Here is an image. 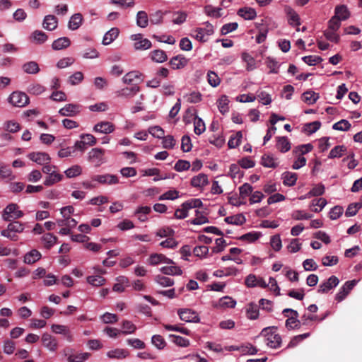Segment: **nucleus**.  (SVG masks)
Masks as SVG:
<instances>
[{"instance_id":"4468645a","label":"nucleus","mask_w":362,"mask_h":362,"mask_svg":"<svg viewBox=\"0 0 362 362\" xmlns=\"http://www.w3.org/2000/svg\"><path fill=\"white\" fill-rule=\"evenodd\" d=\"M161 262L166 263L168 264H175L172 259L166 257L163 254L155 253V254L151 255V256L149 257V263L151 265H156Z\"/></svg>"},{"instance_id":"ddd939ff","label":"nucleus","mask_w":362,"mask_h":362,"mask_svg":"<svg viewBox=\"0 0 362 362\" xmlns=\"http://www.w3.org/2000/svg\"><path fill=\"white\" fill-rule=\"evenodd\" d=\"M93 130L96 132L110 134L115 130V126L109 122H101L94 126Z\"/></svg>"},{"instance_id":"c03bdc74","label":"nucleus","mask_w":362,"mask_h":362,"mask_svg":"<svg viewBox=\"0 0 362 362\" xmlns=\"http://www.w3.org/2000/svg\"><path fill=\"white\" fill-rule=\"evenodd\" d=\"M313 148V146L311 144H303L296 146L293 150V153L296 155H304L310 152Z\"/></svg>"},{"instance_id":"bb28decb","label":"nucleus","mask_w":362,"mask_h":362,"mask_svg":"<svg viewBox=\"0 0 362 362\" xmlns=\"http://www.w3.org/2000/svg\"><path fill=\"white\" fill-rule=\"evenodd\" d=\"M334 16L340 20H346L350 16V13L345 5L337 6L334 10Z\"/></svg>"},{"instance_id":"f8f14e48","label":"nucleus","mask_w":362,"mask_h":362,"mask_svg":"<svg viewBox=\"0 0 362 362\" xmlns=\"http://www.w3.org/2000/svg\"><path fill=\"white\" fill-rule=\"evenodd\" d=\"M104 153L105 151L102 148H93L88 153V159L99 165L103 162Z\"/></svg>"},{"instance_id":"49530a36","label":"nucleus","mask_w":362,"mask_h":362,"mask_svg":"<svg viewBox=\"0 0 362 362\" xmlns=\"http://www.w3.org/2000/svg\"><path fill=\"white\" fill-rule=\"evenodd\" d=\"M45 247L47 249L51 248L57 242V238L52 233H46L42 238Z\"/></svg>"},{"instance_id":"bf43d9fd","label":"nucleus","mask_w":362,"mask_h":362,"mask_svg":"<svg viewBox=\"0 0 362 362\" xmlns=\"http://www.w3.org/2000/svg\"><path fill=\"white\" fill-rule=\"evenodd\" d=\"M205 13L207 16L218 18L221 16L220 8H215L211 5H208L204 8Z\"/></svg>"},{"instance_id":"6ab92c4d","label":"nucleus","mask_w":362,"mask_h":362,"mask_svg":"<svg viewBox=\"0 0 362 362\" xmlns=\"http://www.w3.org/2000/svg\"><path fill=\"white\" fill-rule=\"evenodd\" d=\"M71 44L70 40L66 37H62L54 40L52 47L54 50H60L68 47Z\"/></svg>"},{"instance_id":"4c0bfd02","label":"nucleus","mask_w":362,"mask_h":362,"mask_svg":"<svg viewBox=\"0 0 362 362\" xmlns=\"http://www.w3.org/2000/svg\"><path fill=\"white\" fill-rule=\"evenodd\" d=\"M148 23V18L146 12L140 11L136 15V24L141 28L147 27Z\"/></svg>"},{"instance_id":"a19ab883","label":"nucleus","mask_w":362,"mask_h":362,"mask_svg":"<svg viewBox=\"0 0 362 362\" xmlns=\"http://www.w3.org/2000/svg\"><path fill=\"white\" fill-rule=\"evenodd\" d=\"M318 98L319 94L314 91L309 90L303 94V100L309 105L314 104Z\"/></svg>"},{"instance_id":"9b49d317","label":"nucleus","mask_w":362,"mask_h":362,"mask_svg":"<svg viewBox=\"0 0 362 362\" xmlns=\"http://www.w3.org/2000/svg\"><path fill=\"white\" fill-rule=\"evenodd\" d=\"M42 342L45 347L52 351H55L57 349L58 343L57 339L52 335L45 333L42 336Z\"/></svg>"},{"instance_id":"5fc2aeb1","label":"nucleus","mask_w":362,"mask_h":362,"mask_svg":"<svg viewBox=\"0 0 362 362\" xmlns=\"http://www.w3.org/2000/svg\"><path fill=\"white\" fill-rule=\"evenodd\" d=\"M151 343L158 349H163L166 346L164 338L159 334H156L152 337Z\"/></svg>"},{"instance_id":"b1692460","label":"nucleus","mask_w":362,"mask_h":362,"mask_svg":"<svg viewBox=\"0 0 362 362\" xmlns=\"http://www.w3.org/2000/svg\"><path fill=\"white\" fill-rule=\"evenodd\" d=\"M83 16L81 13H75L74 14L68 23V27L70 30H77L82 23Z\"/></svg>"},{"instance_id":"c9c22d12","label":"nucleus","mask_w":362,"mask_h":362,"mask_svg":"<svg viewBox=\"0 0 362 362\" xmlns=\"http://www.w3.org/2000/svg\"><path fill=\"white\" fill-rule=\"evenodd\" d=\"M122 330H120L121 333L125 335L133 334L136 330V325L129 320H124L122 322Z\"/></svg>"},{"instance_id":"f03ea898","label":"nucleus","mask_w":362,"mask_h":362,"mask_svg":"<svg viewBox=\"0 0 362 362\" xmlns=\"http://www.w3.org/2000/svg\"><path fill=\"white\" fill-rule=\"evenodd\" d=\"M204 28H197L193 30L192 36L201 42L209 40V37L214 34V26L209 22L204 23Z\"/></svg>"},{"instance_id":"680f3d73","label":"nucleus","mask_w":362,"mask_h":362,"mask_svg":"<svg viewBox=\"0 0 362 362\" xmlns=\"http://www.w3.org/2000/svg\"><path fill=\"white\" fill-rule=\"evenodd\" d=\"M362 206V204L361 203H353L350 204L345 212V215L347 217L353 216L356 214L358 210L361 209Z\"/></svg>"},{"instance_id":"a878e982","label":"nucleus","mask_w":362,"mask_h":362,"mask_svg":"<svg viewBox=\"0 0 362 362\" xmlns=\"http://www.w3.org/2000/svg\"><path fill=\"white\" fill-rule=\"evenodd\" d=\"M63 179V175L57 173L56 171H53L51 174L48 175L45 181L44 185L45 186H52L59 182H60Z\"/></svg>"},{"instance_id":"9d476101","label":"nucleus","mask_w":362,"mask_h":362,"mask_svg":"<svg viewBox=\"0 0 362 362\" xmlns=\"http://www.w3.org/2000/svg\"><path fill=\"white\" fill-rule=\"evenodd\" d=\"M339 283V279L335 276H331L325 282L320 285L318 292L325 293L335 288Z\"/></svg>"},{"instance_id":"79ce46f5","label":"nucleus","mask_w":362,"mask_h":362,"mask_svg":"<svg viewBox=\"0 0 362 362\" xmlns=\"http://www.w3.org/2000/svg\"><path fill=\"white\" fill-rule=\"evenodd\" d=\"M261 236L260 232H250L246 234H244L238 238V240L242 241H247L248 243H253Z\"/></svg>"},{"instance_id":"052dcab7","label":"nucleus","mask_w":362,"mask_h":362,"mask_svg":"<svg viewBox=\"0 0 362 362\" xmlns=\"http://www.w3.org/2000/svg\"><path fill=\"white\" fill-rule=\"evenodd\" d=\"M185 98L189 103H197L202 100V95L199 92L193 91L191 93L185 95Z\"/></svg>"},{"instance_id":"393cba45","label":"nucleus","mask_w":362,"mask_h":362,"mask_svg":"<svg viewBox=\"0 0 362 362\" xmlns=\"http://www.w3.org/2000/svg\"><path fill=\"white\" fill-rule=\"evenodd\" d=\"M119 29L117 28H112L107 31L103 39V44L107 45L110 44L114 40H115L119 35Z\"/></svg>"},{"instance_id":"0e129e2a","label":"nucleus","mask_w":362,"mask_h":362,"mask_svg":"<svg viewBox=\"0 0 362 362\" xmlns=\"http://www.w3.org/2000/svg\"><path fill=\"white\" fill-rule=\"evenodd\" d=\"M257 97L263 105H269L272 103L271 95L264 90L257 91Z\"/></svg>"},{"instance_id":"de8ad7c7","label":"nucleus","mask_w":362,"mask_h":362,"mask_svg":"<svg viewBox=\"0 0 362 362\" xmlns=\"http://www.w3.org/2000/svg\"><path fill=\"white\" fill-rule=\"evenodd\" d=\"M229 100L228 97L225 95H222L218 100V107L221 113L225 114L229 110L228 107Z\"/></svg>"},{"instance_id":"603ef678","label":"nucleus","mask_w":362,"mask_h":362,"mask_svg":"<svg viewBox=\"0 0 362 362\" xmlns=\"http://www.w3.org/2000/svg\"><path fill=\"white\" fill-rule=\"evenodd\" d=\"M64 173L67 177L72 178L81 175L82 168L81 166L75 165L68 168Z\"/></svg>"},{"instance_id":"20e7f679","label":"nucleus","mask_w":362,"mask_h":362,"mask_svg":"<svg viewBox=\"0 0 362 362\" xmlns=\"http://www.w3.org/2000/svg\"><path fill=\"white\" fill-rule=\"evenodd\" d=\"M9 103L16 107H24L29 103L28 96L23 92L14 91L8 98Z\"/></svg>"},{"instance_id":"423d86ee","label":"nucleus","mask_w":362,"mask_h":362,"mask_svg":"<svg viewBox=\"0 0 362 362\" xmlns=\"http://www.w3.org/2000/svg\"><path fill=\"white\" fill-rule=\"evenodd\" d=\"M81 105L78 104L69 103L59 110L60 115L64 117H74L81 112Z\"/></svg>"},{"instance_id":"0eeeda50","label":"nucleus","mask_w":362,"mask_h":362,"mask_svg":"<svg viewBox=\"0 0 362 362\" xmlns=\"http://www.w3.org/2000/svg\"><path fill=\"white\" fill-rule=\"evenodd\" d=\"M91 180L103 185H115L119 182L118 177L110 174L95 175L91 177Z\"/></svg>"},{"instance_id":"3c124183","label":"nucleus","mask_w":362,"mask_h":362,"mask_svg":"<svg viewBox=\"0 0 362 362\" xmlns=\"http://www.w3.org/2000/svg\"><path fill=\"white\" fill-rule=\"evenodd\" d=\"M265 64L267 67L270 69V74H278L279 73V65L278 62L272 57H267L265 60Z\"/></svg>"},{"instance_id":"1a4fd4ad","label":"nucleus","mask_w":362,"mask_h":362,"mask_svg":"<svg viewBox=\"0 0 362 362\" xmlns=\"http://www.w3.org/2000/svg\"><path fill=\"white\" fill-rule=\"evenodd\" d=\"M355 285V280L346 281L336 294L335 300L338 302L342 301L348 296Z\"/></svg>"},{"instance_id":"5701e85b","label":"nucleus","mask_w":362,"mask_h":362,"mask_svg":"<svg viewBox=\"0 0 362 362\" xmlns=\"http://www.w3.org/2000/svg\"><path fill=\"white\" fill-rule=\"evenodd\" d=\"M238 14L245 20H253L257 16L255 10L248 7L240 8Z\"/></svg>"},{"instance_id":"e2e57ef3","label":"nucleus","mask_w":362,"mask_h":362,"mask_svg":"<svg viewBox=\"0 0 362 362\" xmlns=\"http://www.w3.org/2000/svg\"><path fill=\"white\" fill-rule=\"evenodd\" d=\"M44 86L39 83H33L28 87V92L33 95H40L45 91Z\"/></svg>"},{"instance_id":"774afa93","label":"nucleus","mask_w":362,"mask_h":362,"mask_svg":"<svg viewBox=\"0 0 362 362\" xmlns=\"http://www.w3.org/2000/svg\"><path fill=\"white\" fill-rule=\"evenodd\" d=\"M190 163L185 160H178L174 166V169L177 172L187 170L190 168Z\"/></svg>"},{"instance_id":"7c9ffc66","label":"nucleus","mask_w":362,"mask_h":362,"mask_svg":"<svg viewBox=\"0 0 362 362\" xmlns=\"http://www.w3.org/2000/svg\"><path fill=\"white\" fill-rule=\"evenodd\" d=\"M224 221L228 224L241 226L245 222L246 219L242 214H239L235 216H228L225 218Z\"/></svg>"},{"instance_id":"6e6d98bb","label":"nucleus","mask_w":362,"mask_h":362,"mask_svg":"<svg viewBox=\"0 0 362 362\" xmlns=\"http://www.w3.org/2000/svg\"><path fill=\"white\" fill-rule=\"evenodd\" d=\"M207 81H208V83L212 87H217L221 83V79L218 77V76L215 72H214L212 71H209L208 72Z\"/></svg>"},{"instance_id":"ea45409f","label":"nucleus","mask_w":362,"mask_h":362,"mask_svg":"<svg viewBox=\"0 0 362 362\" xmlns=\"http://www.w3.org/2000/svg\"><path fill=\"white\" fill-rule=\"evenodd\" d=\"M160 271L166 275H181L182 274V269L175 265L163 267Z\"/></svg>"},{"instance_id":"09e8293b","label":"nucleus","mask_w":362,"mask_h":362,"mask_svg":"<svg viewBox=\"0 0 362 362\" xmlns=\"http://www.w3.org/2000/svg\"><path fill=\"white\" fill-rule=\"evenodd\" d=\"M87 282L93 286H100L105 284V279L101 276H89L87 277Z\"/></svg>"},{"instance_id":"412c9836","label":"nucleus","mask_w":362,"mask_h":362,"mask_svg":"<svg viewBox=\"0 0 362 362\" xmlns=\"http://www.w3.org/2000/svg\"><path fill=\"white\" fill-rule=\"evenodd\" d=\"M276 146L282 153H286L291 149V143L286 136L277 137Z\"/></svg>"},{"instance_id":"dca6fc26","label":"nucleus","mask_w":362,"mask_h":362,"mask_svg":"<svg viewBox=\"0 0 362 362\" xmlns=\"http://www.w3.org/2000/svg\"><path fill=\"white\" fill-rule=\"evenodd\" d=\"M191 185L194 187H203L208 185V176L206 174L200 173L191 179Z\"/></svg>"},{"instance_id":"cd10ccee","label":"nucleus","mask_w":362,"mask_h":362,"mask_svg":"<svg viewBox=\"0 0 362 362\" xmlns=\"http://www.w3.org/2000/svg\"><path fill=\"white\" fill-rule=\"evenodd\" d=\"M283 183L286 186H293L298 179V175L295 173L285 172L282 174Z\"/></svg>"},{"instance_id":"6e6552de","label":"nucleus","mask_w":362,"mask_h":362,"mask_svg":"<svg viewBox=\"0 0 362 362\" xmlns=\"http://www.w3.org/2000/svg\"><path fill=\"white\" fill-rule=\"evenodd\" d=\"M30 160L39 165L49 163L51 158L48 153L45 152H32L28 155Z\"/></svg>"},{"instance_id":"7ed1b4c3","label":"nucleus","mask_w":362,"mask_h":362,"mask_svg":"<svg viewBox=\"0 0 362 362\" xmlns=\"http://www.w3.org/2000/svg\"><path fill=\"white\" fill-rule=\"evenodd\" d=\"M16 204H9L4 210L2 218L5 221H11V218L18 219L23 216V212L18 210Z\"/></svg>"},{"instance_id":"f704fd0d","label":"nucleus","mask_w":362,"mask_h":362,"mask_svg":"<svg viewBox=\"0 0 362 362\" xmlns=\"http://www.w3.org/2000/svg\"><path fill=\"white\" fill-rule=\"evenodd\" d=\"M139 91V87L136 85L131 88H125L118 92V95L124 98H131Z\"/></svg>"},{"instance_id":"338daca9","label":"nucleus","mask_w":362,"mask_h":362,"mask_svg":"<svg viewBox=\"0 0 362 362\" xmlns=\"http://www.w3.org/2000/svg\"><path fill=\"white\" fill-rule=\"evenodd\" d=\"M252 189H253V188L250 184H248V183L243 184V185H241L239 187V192H240V197L243 199H245L247 196H249L252 193Z\"/></svg>"},{"instance_id":"39448f33","label":"nucleus","mask_w":362,"mask_h":362,"mask_svg":"<svg viewBox=\"0 0 362 362\" xmlns=\"http://www.w3.org/2000/svg\"><path fill=\"white\" fill-rule=\"evenodd\" d=\"M177 313L180 318L187 322H199V317L197 313L191 309H180Z\"/></svg>"},{"instance_id":"c756f323","label":"nucleus","mask_w":362,"mask_h":362,"mask_svg":"<svg viewBox=\"0 0 362 362\" xmlns=\"http://www.w3.org/2000/svg\"><path fill=\"white\" fill-rule=\"evenodd\" d=\"M141 74L136 71H129L127 74L124 75L122 80L124 83L130 84L134 81H142L141 78Z\"/></svg>"},{"instance_id":"72a5a7b5","label":"nucleus","mask_w":362,"mask_h":362,"mask_svg":"<svg viewBox=\"0 0 362 362\" xmlns=\"http://www.w3.org/2000/svg\"><path fill=\"white\" fill-rule=\"evenodd\" d=\"M298 317H296V315L288 317L285 323L286 327L288 329H299L301 325V322L298 319Z\"/></svg>"},{"instance_id":"2f4dec72","label":"nucleus","mask_w":362,"mask_h":362,"mask_svg":"<svg viewBox=\"0 0 362 362\" xmlns=\"http://www.w3.org/2000/svg\"><path fill=\"white\" fill-rule=\"evenodd\" d=\"M23 70L29 74H35L40 71V68L37 62L31 61L23 65Z\"/></svg>"},{"instance_id":"aec40b11","label":"nucleus","mask_w":362,"mask_h":362,"mask_svg":"<svg viewBox=\"0 0 362 362\" xmlns=\"http://www.w3.org/2000/svg\"><path fill=\"white\" fill-rule=\"evenodd\" d=\"M41 258V254L37 250H32L28 253H26L24 256V262L25 264H31L37 261H38Z\"/></svg>"},{"instance_id":"69168bd1","label":"nucleus","mask_w":362,"mask_h":362,"mask_svg":"<svg viewBox=\"0 0 362 362\" xmlns=\"http://www.w3.org/2000/svg\"><path fill=\"white\" fill-rule=\"evenodd\" d=\"M148 132L153 136L162 139L164 136L165 132L160 126H153L148 128Z\"/></svg>"},{"instance_id":"58836bf2","label":"nucleus","mask_w":362,"mask_h":362,"mask_svg":"<svg viewBox=\"0 0 362 362\" xmlns=\"http://www.w3.org/2000/svg\"><path fill=\"white\" fill-rule=\"evenodd\" d=\"M321 127V123L319 121H315L310 123H306L303 126V132L308 134H311L317 132Z\"/></svg>"},{"instance_id":"a211bd4d","label":"nucleus","mask_w":362,"mask_h":362,"mask_svg":"<svg viewBox=\"0 0 362 362\" xmlns=\"http://www.w3.org/2000/svg\"><path fill=\"white\" fill-rule=\"evenodd\" d=\"M277 160L271 154H264L262 156L261 164L265 168H276L279 165Z\"/></svg>"},{"instance_id":"e433bc0d","label":"nucleus","mask_w":362,"mask_h":362,"mask_svg":"<svg viewBox=\"0 0 362 362\" xmlns=\"http://www.w3.org/2000/svg\"><path fill=\"white\" fill-rule=\"evenodd\" d=\"M346 151V147L344 145H339L334 147L329 152V158H335L341 157Z\"/></svg>"},{"instance_id":"8fccbe9b","label":"nucleus","mask_w":362,"mask_h":362,"mask_svg":"<svg viewBox=\"0 0 362 362\" xmlns=\"http://www.w3.org/2000/svg\"><path fill=\"white\" fill-rule=\"evenodd\" d=\"M243 60L247 64L246 69L247 71H252L255 69V59L248 53H243Z\"/></svg>"},{"instance_id":"a18cd8bd","label":"nucleus","mask_w":362,"mask_h":362,"mask_svg":"<svg viewBox=\"0 0 362 362\" xmlns=\"http://www.w3.org/2000/svg\"><path fill=\"white\" fill-rule=\"evenodd\" d=\"M247 316L250 320H256L259 317V308L255 303H250L247 309Z\"/></svg>"},{"instance_id":"37998d69","label":"nucleus","mask_w":362,"mask_h":362,"mask_svg":"<svg viewBox=\"0 0 362 362\" xmlns=\"http://www.w3.org/2000/svg\"><path fill=\"white\" fill-rule=\"evenodd\" d=\"M194 133L197 135L202 134L203 132L206 130V127L204 121L199 118L198 116H196L194 117Z\"/></svg>"},{"instance_id":"f3484780","label":"nucleus","mask_w":362,"mask_h":362,"mask_svg":"<svg viewBox=\"0 0 362 362\" xmlns=\"http://www.w3.org/2000/svg\"><path fill=\"white\" fill-rule=\"evenodd\" d=\"M188 60L182 55L173 57L169 62L172 69H180L185 67L187 64Z\"/></svg>"},{"instance_id":"13d9d810","label":"nucleus","mask_w":362,"mask_h":362,"mask_svg":"<svg viewBox=\"0 0 362 362\" xmlns=\"http://www.w3.org/2000/svg\"><path fill=\"white\" fill-rule=\"evenodd\" d=\"M170 338L172 339V341L177 344V346L182 347H187L189 345V341L188 339L175 334H170Z\"/></svg>"},{"instance_id":"f257e3e1","label":"nucleus","mask_w":362,"mask_h":362,"mask_svg":"<svg viewBox=\"0 0 362 362\" xmlns=\"http://www.w3.org/2000/svg\"><path fill=\"white\" fill-rule=\"evenodd\" d=\"M276 327H268L264 328L260 334L265 337L267 345L272 349H277L281 346V337L276 333Z\"/></svg>"},{"instance_id":"c85d7f7f","label":"nucleus","mask_w":362,"mask_h":362,"mask_svg":"<svg viewBox=\"0 0 362 362\" xmlns=\"http://www.w3.org/2000/svg\"><path fill=\"white\" fill-rule=\"evenodd\" d=\"M65 355L67 356L68 362H83L89 358L90 354L89 353L71 354L66 353Z\"/></svg>"},{"instance_id":"4d7b16f0","label":"nucleus","mask_w":362,"mask_h":362,"mask_svg":"<svg viewBox=\"0 0 362 362\" xmlns=\"http://www.w3.org/2000/svg\"><path fill=\"white\" fill-rule=\"evenodd\" d=\"M332 128L338 131H348L351 128V124L346 119H341L334 123Z\"/></svg>"},{"instance_id":"4be33fe9","label":"nucleus","mask_w":362,"mask_h":362,"mask_svg":"<svg viewBox=\"0 0 362 362\" xmlns=\"http://www.w3.org/2000/svg\"><path fill=\"white\" fill-rule=\"evenodd\" d=\"M129 355V351L123 349H115L107 353V356L112 359H122Z\"/></svg>"},{"instance_id":"864d4df0","label":"nucleus","mask_w":362,"mask_h":362,"mask_svg":"<svg viewBox=\"0 0 362 362\" xmlns=\"http://www.w3.org/2000/svg\"><path fill=\"white\" fill-rule=\"evenodd\" d=\"M196 217L190 221V223L193 225H202L209 222V219L206 216L202 214L199 210L195 211Z\"/></svg>"},{"instance_id":"473e14b6","label":"nucleus","mask_w":362,"mask_h":362,"mask_svg":"<svg viewBox=\"0 0 362 362\" xmlns=\"http://www.w3.org/2000/svg\"><path fill=\"white\" fill-rule=\"evenodd\" d=\"M151 59L156 62H163L168 59L166 53L162 49H156L151 53Z\"/></svg>"},{"instance_id":"2eb2a0df","label":"nucleus","mask_w":362,"mask_h":362,"mask_svg":"<svg viewBox=\"0 0 362 362\" xmlns=\"http://www.w3.org/2000/svg\"><path fill=\"white\" fill-rule=\"evenodd\" d=\"M58 25L57 18L54 15H47L45 16L42 27L47 30H54Z\"/></svg>"}]
</instances>
